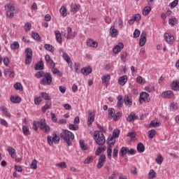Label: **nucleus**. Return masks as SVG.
<instances>
[{
    "instance_id": "obj_1",
    "label": "nucleus",
    "mask_w": 179,
    "mask_h": 179,
    "mask_svg": "<svg viewBox=\"0 0 179 179\" xmlns=\"http://www.w3.org/2000/svg\"><path fill=\"white\" fill-rule=\"evenodd\" d=\"M59 135L60 138L67 143L68 146H72V142H73V139H75V135L72 131L68 129H62V132Z\"/></svg>"
},
{
    "instance_id": "obj_2",
    "label": "nucleus",
    "mask_w": 179,
    "mask_h": 179,
    "mask_svg": "<svg viewBox=\"0 0 179 179\" xmlns=\"http://www.w3.org/2000/svg\"><path fill=\"white\" fill-rule=\"evenodd\" d=\"M94 139L96 145L99 146H103L106 143V137L101 131H95L94 132Z\"/></svg>"
},
{
    "instance_id": "obj_3",
    "label": "nucleus",
    "mask_w": 179,
    "mask_h": 179,
    "mask_svg": "<svg viewBox=\"0 0 179 179\" xmlns=\"http://www.w3.org/2000/svg\"><path fill=\"white\" fill-rule=\"evenodd\" d=\"M47 141H48V145H49L50 146H52L54 143L55 145L59 143L60 138H59V135L58 134V131H54L53 136H48Z\"/></svg>"
},
{
    "instance_id": "obj_4",
    "label": "nucleus",
    "mask_w": 179,
    "mask_h": 179,
    "mask_svg": "<svg viewBox=\"0 0 179 179\" xmlns=\"http://www.w3.org/2000/svg\"><path fill=\"white\" fill-rule=\"evenodd\" d=\"M52 83V76H51V73H46L44 76L43 78L41 80V85L43 86H50Z\"/></svg>"
},
{
    "instance_id": "obj_5",
    "label": "nucleus",
    "mask_w": 179,
    "mask_h": 179,
    "mask_svg": "<svg viewBox=\"0 0 179 179\" xmlns=\"http://www.w3.org/2000/svg\"><path fill=\"white\" fill-rule=\"evenodd\" d=\"M25 64L27 65H30L31 61H33V51L30 48L25 50Z\"/></svg>"
},
{
    "instance_id": "obj_6",
    "label": "nucleus",
    "mask_w": 179,
    "mask_h": 179,
    "mask_svg": "<svg viewBox=\"0 0 179 179\" xmlns=\"http://www.w3.org/2000/svg\"><path fill=\"white\" fill-rule=\"evenodd\" d=\"M38 126L42 131H44L45 134H48L50 132L51 128L50 126L47 124V122L45 119H41L39 122H38Z\"/></svg>"
},
{
    "instance_id": "obj_7",
    "label": "nucleus",
    "mask_w": 179,
    "mask_h": 179,
    "mask_svg": "<svg viewBox=\"0 0 179 179\" xmlns=\"http://www.w3.org/2000/svg\"><path fill=\"white\" fill-rule=\"evenodd\" d=\"M149 100L150 99H149V94H148V92H141L139 98L140 104H142L143 102L149 103Z\"/></svg>"
},
{
    "instance_id": "obj_8",
    "label": "nucleus",
    "mask_w": 179,
    "mask_h": 179,
    "mask_svg": "<svg viewBox=\"0 0 179 179\" xmlns=\"http://www.w3.org/2000/svg\"><path fill=\"white\" fill-rule=\"evenodd\" d=\"M164 38L166 43H167V44L173 45L174 43V36H173L171 34L165 33L164 34Z\"/></svg>"
},
{
    "instance_id": "obj_9",
    "label": "nucleus",
    "mask_w": 179,
    "mask_h": 179,
    "mask_svg": "<svg viewBox=\"0 0 179 179\" xmlns=\"http://www.w3.org/2000/svg\"><path fill=\"white\" fill-rule=\"evenodd\" d=\"M104 163H106V155H101L98 159L97 169H101L104 166Z\"/></svg>"
},
{
    "instance_id": "obj_10",
    "label": "nucleus",
    "mask_w": 179,
    "mask_h": 179,
    "mask_svg": "<svg viewBox=\"0 0 179 179\" xmlns=\"http://www.w3.org/2000/svg\"><path fill=\"white\" fill-rule=\"evenodd\" d=\"M63 59L66 62H67L69 68H71V70H73L72 65H73V63L72 62V60L71 59V57L67 53H64L62 56Z\"/></svg>"
},
{
    "instance_id": "obj_11",
    "label": "nucleus",
    "mask_w": 179,
    "mask_h": 179,
    "mask_svg": "<svg viewBox=\"0 0 179 179\" xmlns=\"http://www.w3.org/2000/svg\"><path fill=\"white\" fill-rule=\"evenodd\" d=\"M146 32L143 31L141 33V35L140 36V41H139V45L140 47H143L145 44H146Z\"/></svg>"
},
{
    "instance_id": "obj_12",
    "label": "nucleus",
    "mask_w": 179,
    "mask_h": 179,
    "mask_svg": "<svg viewBox=\"0 0 179 179\" xmlns=\"http://www.w3.org/2000/svg\"><path fill=\"white\" fill-rule=\"evenodd\" d=\"M162 97L163 99H172V97H174V93H173V91H165L162 93Z\"/></svg>"
},
{
    "instance_id": "obj_13",
    "label": "nucleus",
    "mask_w": 179,
    "mask_h": 179,
    "mask_svg": "<svg viewBox=\"0 0 179 179\" xmlns=\"http://www.w3.org/2000/svg\"><path fill=\"white\" fill-rule=\"evenodd\" d=\"M110 79H111V76H110V74L103 76L101 78L102 85L103 86H108V82L110 81Z\"/></svg>"
},
{
    "instance_id": "obj_14",
    "label": "nucleus",
    "mask_w": 179,
    "mask_h": 179,
    "mask_svg": "<svg viewBox=\"0 0 179 179\" xmlns=\"http://www.w3.org/2000/svg\"><path fill=\"white\" fill-rule=\"evenodd\" d=\"M135 120H138V115H136L135 112H131L127 118V121H128V122H134Z\"/></svg>"
},
{
    "instance_id": "obj_15",
    "label": "nucleus",
    "mask_w": 179,
    "mask_h": 179,
    "mask_svg": "<svg viewBox=\"0 0 179 179\" xmlns=\"http://www.w3.org/2000/svg\"><path fill=\"white\" fill-rule=\"evenodd\" d=\"M122 48H124V43H120L113 48V51L114 54H118V52H121V50H122Z\"/></svg>"
},
{
    "instance_id": "obj_16",
    "label": "nucleus",
    "mask_w": 179,
    "mask_h": 179,
    "mask_svg": "<svg viewBox=\"0 0 179 179\" xmlns=\"http://www.w3.org/2000/svg\"><path fill=\"white\" fill-rule=\"evenodd\" d=\"M94 122V113L92 112H90V110L88 112V121H87V125L88 127H90L92 124Z\"/></svg>"
},
{
    "instance_id": "obj_17",
    "label": "nucleus",
    "mask_w": 179,
    "mask_h": 179,
    "mask_svg": "<svg viewBox=\"0 0 179 179\" xmlns=\"http://www.w3.org/2000/svg\"><path fill=\"white\" fill-rule=\"evenodd\" d=\"M7 150L8 152V155H10L12 159H16V150H15V148L8 146Z\"/></svg>"
},
{
    "instance_id": "obj_18",
    "label": "nucleus",
    "mask_w": 179,
    "mask_h": 179,
    "mask_svg": "<svg viewBox=\"0 0 179 179\" xmlns=\"http://www.w3.org/2000/svg\"><path fill=\"white\" fill-rule=\"evenodd\" d=\"M128 82V76H123L122 77H120L118 79V83L120 86H125V83Z\"/></svg>"
},
{
    "instance_id": "obj_19",
    "label": "nucleus",
    "mask_w": 179,
    "mask_h": 179,
    "mask_svg": "<svg viewBox=\"0 0 179 179\" xmlns=\"http://www.w3.org/2000/svg\"><path fill=\"white\" fill-rule=\"evenodd\" d=\"M87 45L88 47H92L93 48H97L99 43L96 41H93V39L90 38L87 41Z\"/></svg>"
},
{
    "instance_id": "obj_20",
    "label": "nucleus",
    "mask_w": 179,
    "mask_h": 179,
    "mask_svg": "<svg viewBox=\"0 0 179 179\" xmlns=\"http://www.w3.org/2000/svg\"><path fill=\"white\" fill-rule=\"evenodd\" d=\"M10 100L11 103H13L14 104H17L22 101V98L19 96H11L10 97Z\"/></svg>"
},
{
    "instance_id": "obj_21",
    "label": "nucleus",
    "mask_w": 179,
    "mask_h": 179,
    "mask_svg": "<svg viewBox=\"0 0 179 179\" xmlns=\"http://www.w3.org/2000/svg\"><path fill=\"white\" fill-rule=\"evenodd\" d=\"M4 75L10 78H15V71H12L10 69H4Z\"/></svg>"
},
{
    "instance_id": "obj_22",
    "label": "nucleus",
    "mask_w": 179,
    "mask_h": 179,
    "mask_svg": "<svg viewBox=\"0 0 179 179\" xmlns=\"http://www.w3.org/2000/svg\"><path fill=\"white\" fill-rule=\"evenodd\" d=\"M91 73L92 68H90V66L84 67L81 69V73H83V75H85V76H87V75H90Z\"/></svg>"
},
{
    "instance_id": "obj_23",
    "label": "nucleus",
    "mask_w": 179,
    "mask_h": 179,
    "mask_svg": "<svg viewBox=\"0 0 179 179\" xmlns=\"http://www.w3.org/2000/svg\"><path fill=\"white\" fill-rule=\"evenodd\" d=\"M109 33L111 36V37H117V36H118V30L115 29V27L112 26L110 28V31Z\"/></svg>"
},
{
    "instance_id": "obj_24",
    "label": "nucleus",
    "mask_w": 179,
    "mask_h": 179,
    "mask_svg": "<svg viewBox=\"0 0 179 179\" xmlns=\"http://www.w3.org/2000/svg\"><path fill=\"white\" fill-rule=\"evenodd\" d=\"M124 101L125 106H127L128 107H131V106H132V99L129 97V96L125 95Z\"/></svg>"
},
{
    "instance_id": "obj_25",
    "label": "nucleus",
    "mask_w": 179,
    "mask_h": 179,
    "mask_svg": "<svg viewBox=\"0 0 179 179\" xmlns=\"http://www.w3.org/2000/svg\"><path fill=\"white\" fill-rule=\"evenodd\" d=\"M171 89L175 92L179 90V80H176L171 83Z\"/></svg>"
},
{
    "instance_id": "obj_26",
    "label": "nucleus",
    "mask_w": 179,
    "mask_h": 179,
    "mask_svg": "<svg viewBox=\"0 0 179 179\" xmlns=\"http://www.w3.org/2000/svg\"><path fill=\"white\" fill-rule=\"evenodd\" d=\"M80 9V5L76 3H72L71 6V10L73 13H76V12L79 11Z\"/></svg>"
},
{
    "instance_id": "obj_27",
    "label": "nucleus",
    "mask_w": 179,
    "mask_h": 179,
    "mask_svg": "<svg viewBox=\"0 0 179 179\" xmlns=\"http://www.w3.org/2000/svg\"><path fill=\"white\" fill-rule=\"evenodd\" d=\"M55 34L56 37V41L59 43V44H62V37H61V32H59V31H55Z\"/></svg>"
},
{
    "instance_id": "obj_28",
    "label": "nucleus",
    "mask_w": 179,
    "mask_h": 179,
    "mask_svg": "<svg viewBox=\"0 0 179 179\" xmlns=\"http://www.w3.org/2000/svg\"><path fill=\"white\" fill-rule=\"evenodd\" d=\"M34 68H35L36 71H43V69H44V63L43 62L42 60H41L39 62H38L35 65Z\"/></svg>"
},
{
    "instance_id": "obj_29",
    "label": "nucleus",
    "mask_w": 179,
    "mask_h": 179,
    "mask_svg": "<svg viewBox=\"0 0 179 179\" xmlns=\"http://www.w3.org/2000/svg\"><path fill=\"white\" fill-rule=\"evenodd\" d=\"M6 10L13 11L15 10V6L13 1H11L10 3H7L4 6Z\"/></svg>"
},
{
    "instance_id": "obj_30",
    "label": "nucleus",
    "mask_w": 179,
    "mask_h": 179,
    "mask_svg": "<svg viewBox=\"0 0 179 179\" xmlns=\"http://www.w3.org/2000/svg\"><path fill=\"white\" fill-rule=\"evenodd\" d=\"M117 108H122V106H124V101L122 100V96L119 95L117 96Z\"/></svg>"
},
{
    "instance_id": "obj_31",
    "label": "nucleus",
    "mask_w": 179,
    "mask_h": 179,
    "mask_svg": "<svg viewBox=\"0 0 179 179\" xmlns=\"http://www.w3.org/2000/svg\"><path fill=\"white\" fill-rule=\"evenodd\" d=\"M127 153H128V147H122L119 152L120 156L124 157Z\"/></svg>"
},
{
    "instance_id": "obj_32",
    "label": "nucleus",
    "mask_w": 179,
    "mask_h": 179,
    "mask_svg": "<svg viewBox=\"0 0 179 179\" xmlns=\"http://www.w3.org/2000/svg\"><path fill=\"white\" fill-rule=\"evenodd\" d=\"M3 114L5 115V117H7L8 118H10L11 115L10 113H8V108L5 106H1L0 107Z\"/></svg>"
},
{
    "instance_id": "obj_33",
    "label": "nucleus",
    "mask_w": 179,
    "mask_h": 179,
    "mask_svg": "<svg viewBox=\"0 0 179 179\" xmlns=\"http://www.w3.org/2000/svg\"><path fill=\"white\" fill-rule=\"evenodd\" d=\"M107 143L109 145V146H114L115 145V138L114 136H109L107 140Z\"/></svg>"
},
{
    "instance_id": "obj_34",
    "label": "nucleus",
    "mask_w": 179,
    "mask_h": 179,
    "mask_svg": "<svg viewBox=\"0 0 179 179\" xmlns=\"http://www.w3.org/2000/svg\"><path fill=\"white\" fill-rule=\"evenodd\" d=\"M137 151L138 153H143L145 152V145L142 143H139L137 145Z\"/></svg>"
},
{
    "instance_id": "obj_35",
    "label": "nucleus",
    "mask_w": 179,
    "mask_h": 179,
    "mask_svg": "<svg viewBox=\"0 0 179 179\" xmlns=\"http://www.w3.org/2000/svg\"><path fill=\"white\" fill-rule=\"evenodd\" d=\"M150 10H152V8H150V6H147L144 7V8L143 9V15L144 16L149 15V13H150Z\"/></svg>"
},
{
    "instance_id": "obj_36",
    "label": "nucleus",
    "mask_w": 179,
    "mask_h": 179,
    "mask_svg": "<svg viewBox=\"0 0 179 179\" xmlns=\"http://www.w3.org/2000/svg\"><path fill=\"white\" fill-rule=\"evenodd\" d=\"M44 48L46 50V51H49L50 52H54V51H55L54 46L50 44H45Z\"/></svg>"
},
{
    "instance_id": "obj_37",
    "label": "nucleus",
    "mask_w": 179,
    "mask_h": 179,
    "mask_svg": "<svg viewBox=\"0 0 179 179\" xmlns=\"http://www.w3.org/2000/svg\"><path fill=\"white\" fill-rule=\"evenodd\" d=\"M160 125V122H156L155 120H152L150 122L149 124L150 128H157Z\"/></svg>"
},
{
    "instance_id": "obj_38",
    "label": "nucleus",
    "mask_w": 179,
    "mask_h": 179,
    "mask_svg": "<svg viewBox=\"0 0 179 179\" xmlns=\"http://www.w3.org/2000/svg\"><path fill=\"white\" fill-rule=\"evenodd\" d=\"M69 129L71 131H78L79 129V125L73 123V124H70L69 125Z\"/></svg>"
},
{
    "instance_id": "obj_39",
    "label": "nucleus",
    "mask_w": 179,
    "mask_h": 179,
    "mask_svg": "<svg viewBox=\"0 0 179 179\" xmlns=\"http://www.w3.org/2000/svg\"><path fill=\"white\" fill-rule=\"evenodd\" d=\"M163 160H164V159L163 158V156H162V154H158L155 159L156 163H157V164H162Z\"/></svg>"
},
{
    "instance_id": "obj_40",
    "label": "nucleus",
    "mask_w": 179,
    "mask_h": 179,
    "mask_svg": "<svg viewBox=\"0 0 179 179\" xmlns=\"http://www.w3.org/2000/svg\"><path fill=\"white\" fill-rule=\"evenodd\" d=\"M106 150V147H99L96 148V150L95 152L96 156H100L101 155V152H104Z\"/></svg>"
},
{
    "instance_id": "obj_41",
    "label": "nucleus",
    "mask_w": 179,
    "mask_h": 179,
    "mask_svg": "<svg viewBox=\"0 0 179 179\" xmlns=\"http://www.w3.org/2000/svg\"><path fill=\"white\" fill-rule=\"evenodd\" d=\"M19 47H20L19 42L17 41H14L10 45L11 50H19Z\"/></svg>"
},
{
    "instance_id": "obj_42",
    "label": "nucleus",
    "mask_w": 179,
    "mask_h": 179,
    "mask_svg": "<svg viewBox=\"0 0 179 179\" xmlns=\"http://www.w3.org/2000/svg\"><path fill=\"white\" fill-rule=\"evenodd\" d=\"M31 36L34 40H36V41H40L41 40V37H40V34L36 32H32Z\"/></svg>"
},
{
    "instance_id": "obj_43",
    "label": "nucleus",
    "mask_w": 179,
    "mask_h": 179,
    "mask_svg": "<svg viewBox=\"0 0 179 179\" xmlns=\"http://www.w3.org/2000/svg\"><path fill=\"white\" fill-rule=\"evenodd\" d=\"M93 160H94V158L93 156L90 155L87 157V159L84 161L85 164H90V163L93 162Z\"/></svg>"
},
{
    "instance_id": "obj_44",
    "label": "nucleus",
    "mask_w": 179,
    "mask_h": 179,
    "mask_svg": "<svg viewBox=\"0 0 179 179\" xmlns=\"http://www.w3.org/2000/svg\"><path fill=\"white\" fill-rule=\"evenodd\" d=\"M148 136H149L150 139H153V138H155V136H156V130L151 129V130L148 131Z\"/></svg>"
},
{
    "instance_id": "obj_45",
    "label": "nucleus",
    "mask_w": 179,
    "mask_h": 179,
    "mask_svg": "<svg viewBox=\"0 0 179 179\" xmlns=\"http://www.w3.org/2000/svg\"><path fill=\"white\" fill-rule=\"evenodd\" d=\"M113 153V145H109L107 150L108 159L111 160V155Z\"/></svg>"
},
{
    "instance_id": "obj_46",
    "label": "nucleus",
    "mask_w": 179,
    "mask_h": 179,
    "mask_svg": "<svg viewBox=\"0 0 179 179\" xmlns=\"http://www.w3.org/2000/svg\"><path fill=\"white\" fill-rule=\"evenodd\" d=\"M31 169L33 170H37V160L33 159L32 162L30 164Z\"/></svg>"
},
{
    "instance_id": "obj_47",
    "label": "nucleus",
    "mask_w": 179,
    "mask_h": 179,
    "mask_svg": "<svg viewBox=\"0 0 179 179\" xmlns=\"http://www.w3.org/2000/svg\"><path fill=\"white\" fill-rule=\"evenodd\" d=\"M22 131H23L24 135H26L27 136L28 135H30V130L29 129V127H27V126L22 127Z\"/></svg>"
},
{
    "instance_id": "obj_48",
    "label": "nucleus",
    "mask_w": 179,
    "mask_h": 179,
    "mask_svg": "<svg viewBox=\"0 0 179 179\" xmlns=\"http://www.w3.org/2000/svg\"><path fill=\"white\" fill-rule=\"evenodd\" d=\"M79 143H80V146L83 150H87V145H85V141L80 140Z\"/></svg>"
},
{
    "instance_id": "obj_49",
    "label": "nucleus",
    "mask_w": 179,
    "mask_h": 179,
    "mask_svg": "<svg viewBox=\"0 0 179 179\" xmlns=\"http://www.w3.org/2000/svg\"><path fill=\"white\" fill-rule=\"evenodd\" d=\"M117 176H118V171L114 170L111 176H109L108 179H117Z\"/></svg>"
},
{
    "instance_id": "obj_50",
    "label": "nucleus",
    "mask_w": 179,
    "mask_h": 179,
    "mask_svg": "<svg viewBox=\"0 0 179 179\" xmlns=\"http://www.w3.org/2000/svg\"><path fill=\"white\" fill-rule=\"evenodd\" d=\"M60 13L65 17L68 13H66V8L65 6H62L60 10H59Z\"/></svg>"
},
{
    "instance_id": "obj_51",
    "label": "nucleus",
    "mask_w": 179,
    "mask_h": 179,
    "mask_svg": "<svg viewBox=\"0 0 179 179\" xmlns=\"http://www.w3.org/2000/svg\"><path fill=\"white\" fill-rule=\"evenodd\" d=\"M151 178H156V172H155V170L153 169H150L149 172V179Z\"/></svg>"
},
{
    "instance_id": "obj_52",
    "label": "nucleus",
    "mask_w": 179,
    "mask_h": 179,
    "mask_svg": "<svg viewBox=\"0 0 179 179\" xmlns=\"http://www.w3.org/2000/svg\"><path fill=\"white\" fill-rule=\"evenodd\" d=\"M52 72L54 75H58V76H62V73L57 68L52 69Z\"/></svg>"
},
{
    "instance_id": "obj_53",
    "label": "nucleus",
    "mask_w": 179,
    "mask_h": 179,
    "mask_svg": "<svg viewBox=\"0 0 179 179\" xmlns=\"http://www.w3.org/2000/svg\"><path fill=\"white\" fill-rule=\"evenodd\" d=\"M24 29L26 31H30L31 30V23L27 22L24 26Z\"/></svg>"
},
{
    "instance_id": "obj_54",
    "label": "nucleus",
    "mask_w": 179,
    "mask_h": 179,
    "mask_svg": "<svg viewBox=\"0 0 179 179\" xmlns=\"http://www.w3.org/2000/svg\"><path fill=\"white\" fill-rule=\"evenodd\" d=\"M145 90L148 92V93H152V92H155V87L152 85H148L145 87Z\"/></svg>"
},
{
    "instance_id": "obj_55",
    "label": "nucleus",
    "mask_w": 179,
    "mask_h": 179,
    "mask_svg": "<svg viewBox=\"0 0 179 179\" xmlns=\"http://www.w3.org/2000/svg\"><path fill=\"white\" fill-rule=\"evenodd\" d=\"M35 76L38 79L40 78H44V76H45V73H44V71H38L36 73Z\"/></svg>"
},
{
    "instance_id": "obj_56",
    "label": "nucleus",
    "mask_w": 179,
    "mask_h": 179,
    "mask_svg": "<svg viewBox=\"0 0 179 179\" xmlns=\"http://www.w3.org/2000/svg\"><path fill=\"white\" fill-rule=\"evenodd\" d=\"M15 90H23V86L20 83H17L14 85Z\"/></svg>"
},
{
    "instance_id": "obj_57",
    "label": "nucleus",
    "mask_w": 179,
    "mask_h": 179,
    "mask_svg": "<svg viewBox=\"0 0 179 179\" xmlns=\"http://www.w3.org/2000/svg\"><path fill=\"white\" fill-rule=\"evenodd\" d=\"M97 128H98V129H99V132H101V134H106V127H104V126L98 124Z\"/></svg>"
},
{
    "instance_id": "obj_58",
    "label": "nucleus",
    "mask_w": 179,
    "mask_h": 179,
    "mask_svg": "<svg viewBox=\"0 0 179 179\" xmlns=\"http://www.w3.org/2000/svg\"><path fill=\"white\" fill-rule=\"evenodd\" d=\"M177 18L173 17L169 20V24L170 26H175V24L177 23Z\"/></svg>"
},
{
    "instance_id": "obj_59",
    "label": "nucleus",
    "mask_w": 179,
    "mask_h": 179,
    "mask_svg": "<svg viewBox=\"0 0 179 179\" xmlns=\"http://www.w3.org/2000/svg\"><path fill=\"white\" fill-rule=\"evenodd\" d=\"M41 96L44 100H51V96H50V95L46 92H41Z\"/></svg>"
},
{
    "instance_id": "obj_60",
    "label": "nucleus",
    "mask_w": 179,
    "mask_h": 179,
    "mask_svg": "<svg viewBox=\"0 0 179 179\" xmlns=\"http://www.w3.org/2000/svg\"><path fill=\"white\" fill-rule=\"evenodd\" d=\"M127 52H122L120 55V58L123 62H125L127 57Z\"/></svg>"
},
{
    "instance_id": "obj_61",
    "label": "nucleus",
    "mask_w": 179,
    "mask_h": 179,
    "mask_svg": "<svg viewBox=\"0 0 179 179\" xmlns=\"http://www.w3.org/2000/svg\"><path fill=\"white\" fill-rule=\"evenodd\" d=\"M108 115L113 118L115 115V110L114 108H109L108 109Z\"/></svg>"
},
{
    "instance_id": "obj_62",
    "label": "nucleus",
    "mask_w": 179,
    "mask_h": 179,
    "mask_svg": "<svg viewBox=\"0 0 179 179\" xmlns=\"http://www.w3.org/2000/svg\"><path fill=\"white\" fill-rule=\"evenodd\" d=\"M57 167H59V169H66V162H60L56 164Z\"/></svg>"
},
{
    "instance_id": "obj_63",
    "label": "nucleus",
    "mask_w": 179,
    "mask_h": 179,
    "mask_svg": "<svg viewBox=\"0 0 179 179\" xmlns=\"http://www.w3.org/2000/svg\"><path fill=\"white\" fill-rule=\"evenodd\" d=\"M120 129H115L113 132V136L114 138H118L120 136Z\"/></svg>"
},
{
    "instance_id": "obj_64",
    "label": "nucleus",
    "mask_w": 179,
    "mask_h": 179,
    "mask_svg": "<svg viewBox=\"0 0 179 179\" xmlns=\"http://www.w3.org/2000/svg\"><path fill=\"white\" fill-rule=\"evenodd\" d=\"M133 19H134L135 22H139V20H141V14L137 13V14L133 15Z\"/></svg>"
}]
</instances>
